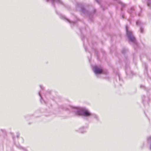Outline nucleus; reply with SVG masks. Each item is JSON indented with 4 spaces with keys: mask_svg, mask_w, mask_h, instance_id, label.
Returning a JSON list of instances; mask_svg holds the SVG:
<instances>
[{
    "mask_svg": "<svg viewBox=\"0 0 151 151\" xmlns=\"http://www.w3.org/2000/svg\"><path fill=\"white\" fill-rule=\"evenodd\" d=\"M80 111H82L83 113L78 114L79 115H83L86 116H90V113L89 112L86 110H83L82 109L80 110Z\"/></svg>",
    "mask_w": 151,
    "mask_h": 151,
    "instance_id": "f257e3e1",
    "label": "nucleus"
},
{
    "mask_svg": "<svg viewBox=\"0 0 151 151\" xmlns=\"http://www.w3.org/2000/svg\"><path fill=\"white\" fill-rule=\"evenodd\" d=\"M94 72L96 74H100L102 72V70L97 67H95L94 68Z\"/></svg>",
    "mask_w": 151,
    "mask_h": 151,
    "instance_id": "f03ea898",
    "label": "nucleus"
},
{
    "mask_svg": "<svg viewBox=\"0 0 151 151\" xmlns=\"http://www.w3.org/2000/svg\"><path fill=\"white\" fill-rule=\"evenodd\" d=\"M129 38L130 40L132 41H134L135 40V38L133 37L129 36Z\"/></svg>",
    "mask_w": 151,
    "mask_h": 151,
    "instance_id": "7ed1b4c3",
    "label": "nucleus"
},
{
    "mask_svg": "<svg viewBox=\"0 0 151 151\" xmlns=\"http://www.w3.org/2000/svg\"><path fill=\"white\" fill-rule=\"evenodd\" d=\"M147 5L148 6H150V4H149V3H148L147 4Z\"/></svg>",
    "mask_w": 151,
    "mask_h": 151,
    "instance_id": "20e7f679",
    "label": "nucleus"
},
{
    "mask_svg": "<svg viewBox=\"0 0 151 151\" xmlns=\"http://www.w3.org/2000/svg\"><path fill=\"white\" fill-rule=\"evenodd\" d=\"M126 30H127V27H126Z\"/></svg>",
    "mask_w": 151,
    "mask_h": 151,
    "instance_id": "39448f33",
    "label": "nucleus"
}]
</instances>
